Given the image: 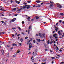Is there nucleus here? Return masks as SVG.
<instances>
[{
  "label": "nucleus",
  "instance_id": "f257e3e1",
  "mask_svg": "<svg viewBox=\"0 0 64 64\" xmlns=\"http://www.w3.org/2000/svg\"><path fill=\"white\" fill-rule=\"evenodd\" d=\"M38 35V36H40V37H41V38L42 39V38H43V36L44 37H45V34H42L41 33H39Z\"/></svg>",
  "mask_w": 64,
  "mask_h": 64
},
{
  "label": "nucleus",
  "instance_id": "f03ea898",
  "mask_svg": "<svg viewBox=\"0 0 64 64\" xmlns=\"http://www.w3.org/2000/svg\"><path fill=\"white\" fill-rule=\"evenodd\" d=\"M57 6V7H58L59 8H60V9H61V8H62V6L61 5L59 4L58 3H57L55 4Z\"/></svg>",
  "mask_w": 64,
  "mask_h": 64
},
{
  "label": "nucleus",
  "instance_id": "7ed1b4c3",
  "mask_svg": "<svg viewBox=\"0 0 64 64\" xmlns=\"http://www.w3.org/2000/svg\"><path fill=\"white\" fill-rule=\"evenodd\" d=\"M14 19L15 20H16V18H14V19H12V20L11 21L12 22H14V21H15V20H14Z\"/></svg>",
  "mask_w": 64,
  "mask_h": 64
},
{
  "label": "nucleus",
  "instance_id": "20e7f679",
  "mask_svg": "<svg viewBox=\"0 0 64 64\" xmlns=\"http://www.w3.org/2000/svg\"><path fill=\"white\" fill-rule=\"evenodd\" d=\"M36 40L38 42H40V41H42V40H40V39H36Z\"/></svg>",
  "mask_w": 64,
  "mask_h": 64
},
{
  "label": "nucleus",
  "instance_id": "39448f33",
  "mask_svg": "<svg viewBox=\"0 0 64 64\" xmlns=\"http://www.w3.org/2000/svg\"><path fill=\"white\" fill-rule=\"evenodd\" d=\"M12 46H17V44H14V43H13L12 44Z\"/></svg>",
  "mask_w": 64,
  "mask_h": 64
},
{
  "label": "nucleus",
  "instance_id": "423d86ee",
  "mask_svg": "<svg viewBox=\"0 0 64 64\" xmlns=\"http://www.w3.org/2000/svg\"><path fill=\"white\" fill-rule=\"evenodd\" d=\"M15 2L16 3H18V4H19L20 3V2H19L16 0H15Z\"/></svg>",
  "mask_w": 64,
  "mask_h": 64
},
{
  "label": "nucleus",
  "instance_id": "0eeeda50",
  "mask_svg": "<svg viewBox=\"0 0 64 64\" xmlns=\"http://www.w3.org/2000/svg\"><path fill=\"white\" fill-rule=\"evenodd\" d=\"M53 6H54V4H51L50 5V7H52Z\"/></svg>",
  "mask_w": 64,
  "mask_h": 64
},
{
  "label": "nucleus",
  "instance_id": "6e6552de",
  "mask_svg": "<svg viewBox=\"0 0 64 64\" xmlns=\"http://www.w3.org/2000/svg\"><path fill=\"white\" fill-rule=\"evenodd\" d=\"M4 50H2V55H4Z\"/></svg>",
  "mask_w": 64,
  "mask_h": 64
},
{
  "label": "nucleus",
  "instance_id": "1a4fd4ad",
  "mask_svg": "<svg viewBox=\"0 0 64 64\" xmlns=\"http://www.w3.org/2000/svg\"><path fill=\"white\" fill-rule=\"evenodd\" d=\"M36 3H40V2H41V1L39 0H36Z\"/></svg>",
  "mask_w": 64,
  "mask_h": 64
},
{
  "label": "nucleus",
  "instance_id": "9d476101",
  "mask_svg": "<svg viewBox=\"0 0 64 64\" xmlns=\"http://www.w3.org/2000/svg\"><path fill=\"white\" fill-rule=\"evenodd\" d=\"M57 34H55L53 35V36L54 37H56L57 36Z\"/></svg>",
  "mask_w": 64,
  "mask_h": 64
},
{
  "label": "nucleus",
  "instance_id": "9b49d317",
  "mask_svg": "<svg viewBox=\"0 0 64 64\" xmlns=\"http://www.w3.org/2000/svg\"><path fill=\"white\" fill-rule=\"evenodd\" d=\"M28 6L27 7V9H29L30 8V7H31V6L29 5H28Z\"/></svg>",
  "mask_w": 64,
  "mask_h": 64
},
{
  "label": "nucleus",
  "instance_id": "f8f14e48",
  "mask_svg": "<svg viewBox=\"0 0 64 64\" xmlns=\"http://www.w3.org/2000/svg\"><path fill=\"white\" fill-rule=\"evenodd\" d=\"M52 1H50V3H51L52 4H54L55 5V4H54V3L53 2H51Z\"/></svg>",
  "mask_w": 64,
  "mask_h": 64
},
{
  "label": "nucleus",
  "instance_id": "ddd939ff",
  "mask_svg": "<svg viewBox=\"0 0 64 64\" xmlns=\"http://www.w3.org/2000/svg\"><path fill=\"white\" fill-rule=\"evenodd\" d=\"M60 15H62V16H63L64 15V14L63 13H60Z\"/></svg>",
  "mask_w": 64,
  "mask_h": 64
},
{
  "label": "nucleus",
  "instance_id": "4468645a",
  "mask_svg": "<svg viewBox=\"0 0 64 64\" xmlns=\"http://www.w3.org/2000/svg\"><path fill=\"white\" fill-rule=\"evenodd\" d=\"M18 29H19V31H21V30H22L21 28H20V27H18Z\"/></svg>",
  "mask_w": 64,
  "mask_h": 64
},
{
  "label": "nucleus",
  "instance_id": "2eb2a0df",
  "mask_svg": "<svg viewBox=\"0 0 64 64\" xmlns=\"http://www.w3.org/2000/svg\"><path fill=\"white\" fill-rule=\"evenodd\" d=\"M16 8H14L13 9V10H12V11H13V10L14 11H15L16 10Z\"/></svg>",
  "mask_w": 64,
  "mask_h": 64
},
{
  "label": "nucleus",
  "instance_id": "dca6fc26",
  "mask_svg": "<svg viewBox=\"0 0 64 64\" xmlns=\"http://www.w3.org/2000/svg\"><path fill=\"white\" fill-rule=\"evenodd\" d=\"M34 56H36V55H37V53L35 52L34 54Z\"/></svg>",
  "mask_w": 64,
  "mask_h": 64
},
{
  "label": "nucleus",
  "instance_id": "f3484780",
  "mask_svg": "<svg viewBox=\"0 0 64 64\" xmlns=\"http://www.w3.org/2000/svg\"><path fill=\"white\" fill-rule=\"evenodd\" d=\"M20 41L21 42H22L23 41V39L22 38H21L20 40Z\"/></svg>",
  "mask_w": 64,
  "mask_h": 64
},
{
  "label": "nucleus",
  "instance_id": "a211bd4d",
  "mask_svg": "<svg viewBox=\"0 0 64 64\" xmlns=\"http://www.w3.org/2000/svg\"><path fill=\"white\" fill-rule=\"evenodd\" d=\"M20 52V50H18V51L17 53H19Z\"/></svg>",
  "mask_w": 64,
  "mask_h": 64
},
{
  "label": "nucleus",
  "instance_id": "6ab92c4d",
  "mask_svg": "<svg viewBox=\"0 0 64 64\" xmlns=\"http://www.w3.org/2000/svg\"><path fill=\"white\" fill-rule=\"evenodd\" d=\"M27 2H28V3H30L31 2V1H27Z\"/></svg>",
  "mask_w": 64,
  "mask_h": 64
},
{
  "label": "nucleus",
  "instance_id": "aec40b11",
  "mask_svg": "<svg viewBox=\"0 0 64 64\" xmlns=\"http://www.w3.org/2000/svg\"><path fill=\"white\" fill-rule=\"evenodd\" d=\"M16 54H14V55H13L12 56L14 57H16Z\"/></svg>",
  "mask_w": 64,
  "mask_h": 64
},
{
  "label": "nucleus",
  "instance_id": "412c9836",
  "mask_svg": "<svg viewBox=\"0 0 64 64\" xmlns=\"http://www.w3.org/2000/svg\"><path fill=\"white\" fill-rule=\"evenodd\" d=\"M21 10H21V8H20V9H19V10H18L17 11H18V12L20 11H21Z\"/></svg>",
  "mask_w": 64,
  "mask_h": 64
},
{
  "label": "nucleus",
  "instance_id": "4be33fe9",
  "mask_svg": "<svg viewBox=\"0 0 64 64\" xmlns=\"http://www.w3.org/2000/svg\"><path fill=\"white\" fill-rule=\"evenodd\" d=\"M29 46H32L31 43H29Z\"/></svg>",
  "mask_w": 64,
  "mask_h": 64
},
{
  "label": "nucleus",
  "instance_id": "5701e85b",
  "mask_svg": "<svg viewBox=\"0 0 64 64\" xmlns=\"http://www.w3.org/2000/svg\"><path fill=\"white\" fill-rule=\"evenodd\" d=\"M58 34H60V31H58Z\"/></svg>",
  "mask_w": 64,
  "mask_h": 64
},
{
  "label": "nucleus",
  "instance_id": "b1692460",
  "mask_svg": "<svg viewBox=\"0 0 64 64\" xmlns=\"http://www.w3.org/2000/svg\"><path fill=\"white\" fill-rule=\"evenodd\" d=\"M47 42H48V44H49V43H50V40H48V41Z\"/></svg>",
  "mask_w": 64,
  "mask_h": 64
},
{
  "label": "nucleus",
  "instance_id": "393cba45",
  "mask_svg": "<svg viewBox=\"0 0 64 64\" xmlns=\"http://www.w3.org/2000/svg\"><path fill=\"white\" fill-rule=\"evenodd\" d=\"M6 47H10V46L9 45H6Z\"/></svg>",
  "mask_w": 64,
  "mask_h": 64
},
{
  "label": "nucleus",
  "instance_id": "a878e982",
  "mask_svg": "<svg viewBox=\"0 0 64 64\" xmlns=\"http://www.w3.org/2000/svg\"><path fill=\"white\" fill-rule=\"evenodd\" d=\"M39 17L38 16V17H36V19H39Z\"/></svg>",
  "mask_w": 64,
  "mask_h": 64
},
{
  "label": "nucleus",
  "instance_id": "bb28decb",
  "mask_svg": "<svg viewBox=\"0 0 64 64\" xmlns=\"http://www.w3.org/2000/svg\"><path fill=\"white\" fill-rule=\"evenodd\" d=\"M32 46H29V48H32Z\"/></svg>",
  "mask_w": 64,
  "mask_h": 64
},
{
  "label": "nucleus",
  "instance_id": "cd10ccee",
  "mask_svg": "<svg viewBox=\"0 0 64 64\" xmlns=\"http://www.w3.org/2000/svg\"><path fill=\"white\" fill-rule=\"evenodd\" d=\"M59 22H60V23H61V22H62V20H60L59 21Z\"/></svg>",
  "mask_w": 64,
  "mask_h": 64
},
{
  "label": "nucleus",
  "instance_id": "c85d7f7f",
  "mask_svg": "<svg viewBox=\"0 0 64 64\" xmlns=\"http://www.w3.org/2000/svg\"><path fill=\"white\" fill-rule=\"evenodd\" d=\"M33 42L34 43H35V42H36V41H35V40H33Z\"/></svg>",
  "mask_w": 64,
  "mask_h": 64
},
{
  "label": "nucleus",
  "instance_id": "c756f323",
  "mask_svg": "<svg viewBox=\"0 0 64 64\" xmlns=\"http://www.w3.org/2000/svg\"><path fill=\"white\" fill-rule=\"evenodd\" d=\"M25 8H25V7H23V8H21V10H22V9H25Z\"/></svg>",
  "mask_w": 64,
  "mask_h": 64
},
{
  "label": "nucleus",
  "instance_id": "7c9ffc66",
  "mask_svg": "<svg viewBox=\"0 0 64 64\" xmlns=\"http://www.w3.org/2000/svg\"><path fill=\"white\" fill-rule=\"evenodd\" d=\"M28 28L29 29H31V26H30Z\"/></svg>",
  "mask_w": 64,
  "mask_h": 64
},
{
  "label": "nucleus",
  "instance_id": "2f4dec72",
  "mask_svg": "<svg viewBox=\"0 0 64 64\" xmlns=\"http://www.w3.org/2000/svg\"><path fill=\"white\" fill-rule=\"evenodd\" d=\"M46 64V62H45L44 63L42 62V64Z\"/></svg>",
  "mask_w": 64,
  "mask_h": 64
},
{
  "label": "nucleus",
  "instance_id": "473e14b6",
  "mask_svg": "<svg viewBox=\"0 0 64 64\" xmlns=\"http://www.w3.org/2000/svg\"><path fill=\"white\" fill-rule=\"evenodd\" d=\"M24 5H27V4L24 2Z\"/></svg>",
  "mask_w": 64,
  "mask_h": 64
},
{
  "label": "nucleus",
  "instance_id": "72a5a7b5",
  "mask_svg": "<svg viewBox=\"0 0 64 64\" xmlns=\"http://www.w3.org/2000/svg\"><path fill=\"white\" fill-rule=\"evenodd\" d=\"M30 19V17H28L27 18L28 20H29Z\"/></svg>",
  "mask_w": 64,
  "mask_h": 64
},
{
  "label": "nucleus",
  "instance_id": "f704fd0d",
  "mask_svg": "<svg viewBox=\"0 0 64 64\" xmlns=\"http://www.w3.org/2000/svg\"><path fill=\"white\" fill-rule=\"evenodd\" d=\"M28 37L27 36H26L25 38V39H27L28 38Z\"/></svg>",
  "mask_w": 64,
  "mask_h": 64
},
{
  "label": "nucleus",
  "instance_id": "c9c22d12",
  "mask_svg": "<svg viewBox=\"0 0 64 64\" xmlns=\"http://www.w3.org/2000/svg\"><path fill=\"white\" fill-rule=\"evenodd\" d=\"M5 32H2V34H5Z\"/></svg>",
  "mask_w": 64,
  "mask_h": 64
},
{
  "label": "nucleus",
  "instance_id": "e433bc0d",
  "mask_svg": "<svg viewBox=\"0 0 64 64\" xmlns=\"http://www.w3.org/2000/svg\"><path fill=\"white\" fill-rule=\"evenodd\" d=\"M52 59H55V58L54 57H52Z\"/></svg>",
  "mask_w": 64,
  "mask_h": 64
},
{
  "label": "nucleus",
  "instance_id": "4c0bfd02",
  "mask_svg": "<svg viewBox=\"0 0 64 64\" xmlns=\"http://www.w3.org/2000/svg\"><path fill=\"white\" fill-rule=\"evenodd\" d=\"M24 23L25 22L24 21H22V24H24Z\"/></svg>",
  "mask_w": 64,
  "mask_h": 64
},
{
  "label": "nucleus",
  "instance_id": "58836bf2",
  "mask_svg": "<svg viewBox=\"0 0 64 64\" xmlns=\"http://www.w3.org/2000/svg\"><path fill=\"white\" fill-rule=\"evenodd\" d=\"M54 27L55 29H56V25H54Z\"/></svg>",
  "mask_w": 64,
  "mask_h": 64
},
{
  "label": "nucleus",
  "instance_id": "ea45409f",
  "mask_svg": "<svg viewBox=\"0 0 64 64\" xmlns=\"http://www.w3.org/2000/svg\"><path fill=\"white\" fill-rule=\"evenodd\" d=\"M22 35H24L25 34V33L24 32H22Z\"/></svg>",
  "mask_w": 64,
  "mask_h": 64
},
{
  "label": "nucleus",
  "instance_id": "a19ab883",
  "mask_svg": "<svg viewBox=\"0 0 64 64\" xmlns=\"http://www.w3.org/2000/svg\"><path fill=\"white\" fill-rule=\"evenodd\" d=\"M62 34L61 33H60V34H59V35H60L61 36H62Z\"/></svg>",
  "mask_w": 64,
  "mask_h": 64
},
{
  "label": "nucleus",
  "instance_id": "79ce46f5",
  "mask_svg": "<svg viewBox=\"0 0 64 64\" xmlns=\"http://www.w3.org/2000/svg\"><path fill=\"white\" fill-rule=\"evenodd\" d=\"M1 10L2 11H4V10L3 9V8H2L1 9Z\"/></svg>",
  "mask_w": 64,
  "mask_h": 64
},
{
  "label": "nucleus",
  "instance_id": "37998d69",
  "mask_svg": "<svg viewBox=\"0 0 64 64\" xmlns=\"http://www.w3.org/2000/svg\"><path fill=\"white\" fill-rule=\"evenodd\" d=\"M18 44L20 45V46H21V43H19Z\"/></svg>",
  "mask_w": 64,
  "mask_h": 64
},
{
  "label": "nucleus",
  "instance_id": "c03bdc74",
  "mask_svg": "<svg viewBox=\"0 0 64 64\" xmlns=\"http://www.w3.org/2000/svg\"><path fill=\"white\" fill-rule=\"evenodd\" d=\"M13 30H14V29H16V28H12Z\"/></svg>",
  "mask_w": 64,
  "mask_h": 64
},
{
  "label": "nucleus",
  "instance_id": "a18cd8bd",
  "mask_svg": "<svg viewBox=\"0 0 64 64\" xmlns=\"http://www.w3.org/2000/svg\"><path fill=\"white\" fill-rule=\"evenodd\" d=\"M13 2V1H12V0H11L10 2L11 3H12V2Z\"/></svg>",
  "mask_w": 64,
  "mask_h": 64
},
{
  "label": "nucleus",
  "instance_id": "49530a36",
  "mask_svg": "<svg viewBox=\"0 0 64 64\" xmlns=\"http://www.w3.org/2000/svg\"><path fill=\"white\" fill-rule=\"evenodd\" d=\"M38 7H41V6L40 5V4L38 5Z\"/></svg>",
  "mask_w": 64,
  "mask_h": 64
},
{
  "label": "nucleus",
  "instance_id": "de8ad7c7",
  "mask_svg": "<svg viewBox=\"0 0 64 64\" xmlns=\"http://www.w3.org/2000/svg\"><path fill=\"white\" fill-rule=\"evenodd\" d=\"M44 4V3L43 2H42V3H41L40 5H43Z\"/></svg>",
  "mask_w": 64,
  "mask_h": 64
},
{
  "label": "nucleus",
  "instance_id": "09e8293b",
  "mask_svg": "<svg viewBox=\"0 0 64 64\" xmlns=\"http://www.w3.org/2000/svg\"><path fill=\"white\" fill-rule=\"evenodd\" d=\"M56 30H58V29H59V28H58L56 27Z\"/></svg>",
  "mask_w": 64,
  "mask_h": 64
},
{
  "label": "nucleus",
  "instance_id": "8fccbe9b",
  "mask_svg": "<svg viewBox=\"0 0 64 64\" xmlns=\"http://www.w3.org/2000/svg\"><path fill=\"white\" fill-rule=\"evenodd\" d=\"M28 54H31V52H29V53Z\"/></svg>",
  "mask_w": 64,
  "mask_h": 64
},
{
  "label": "nucleus",
  "instance_id": "3c124183",
  "mask_svg": "<svg viewBox=\"0 0 64 64\" xmlns=\"http://www.w3.org/2000/svg\"><path fill=\"white\" fill-rule=\"evenodd\" d=\"M50 39H51V38H52V36H50Z\"/></svg>",
  "mask_w": 64,
  "mask_h": 64
},
{
  "label": "nucleus",
  "instance_id": "603ef678",
  "mask_svg": "<svg viewBox=\"0 0 64 64\" xmlns=\"http://www.w3.org/2000/svg\"><path fill=\"white\" fill-rule=\"evenodd\" d=\"M2 22V23H4V22L3 21H1Z\"/></svg>",
  "mask_w": 64,
  "mask_h": 64
},
{
  "label": "nucleus",
  "instance_id": "864d4df0",
  "mask_svg": "<svg viewBox=\"0 0 64 64\" xmlns=\"http://www.w3.org/2000/svg\"><path fill=\"white\" fill-rule=\"evenodd\" d=\"M14 48L12 47V48H10V50H12V49H13Z\"/></svg>",
  "mask_w": 64,
  "mask_h": 64
},
{
  "label": "nucleus",
  "instance_id": "5fc2aeb1",
  "mask_svg": "<svg viewBox=\"0 0 64 64\" xmlns=\"http://www.w3.org/2000/svg\"><path fill=\"white\" fill-rule=\"evenodd\" d=\"M18 40H19V39H20V37H18Z\"/></svg>",
  "mask_w": 64,
  "mask_h": 64
},
{
  "label": "nucleus",
  "instance_id": "6e6d98bb",
  "mask_svg": "<svg viewBox=\"0 0 64 64\" xmlns=\"http://www.w3.org/2000/svg\"><path fill=\"white\" fill-rule=\"evenodd\" d=\"M48 4H48H50V3H48V4Z\"/></svg>",
  "mask_w": 64,
  "mask_h": 64
},
{
  "label": "nucleus",
  "instance_id": "4d7b16f0",
  "mask_svg": "<svg viewBox=\"0 0 64 64\" xmlns=\"http://www.w3.org/2000/svg\"><path fill=\"white\" fill-rule=\"evenodd\" d=\"M59 51H60V52H62V50H59Z\"/></svg>",
  "mask_w": 64,
  "mask_h": 64
},
{
  "label": "nucleus",
  "instance_id": "13d9d810",
  "mask_svg": "<svg viewBox=\"0 0 64 64\" xmlns=\"http://www.w3.org/2000/svg\"><path fill=\"white\" fill-rule=\"evenodd\" d=\"M20 36V34H18L17 35V36Z\"/></svg>",
  "mask_w": 64,
  "mask_h": 64
},
{
  "label": "nucleus",
  "instance_id": "bf43d9fd",
  "mask_svg": "<svg viewBox=\"0 0 64 64\" xmlns=\"http://www.w3.org/2000/svg\"><path fill=\"white\" fill-rule=\"evenodd\" d=\"M44 40H45L44 39L43 40H41V41L42 42H43V41H44Z\"/></svg>",
  "mask_w": 64,
  "mask_h": 64
},
{
  "label": "nucleus",
  "instance_id": "052dcab7",
  "mask_svg": "<svg viewBox=\"0 0 64 64\" xmlns=\"http://www.w3.org/2000/svg\"><path fill=\"white\" fill-rule=\"evenodd\" d=\"M34 61V59H32V62H33V61Z\"/></svg>",
  "mask_w": 64,
  "mask_h": 64
},
{
  "label": "nucleus",
  "instance_id": "680f3d73",
  "mask_svg": "<svg viewBox=\"0 0 64 64\" xmlns=\"http://www.w3.org/2000/svg\"><path fill=\"white\" fill-rule=\"evenodd\" d=\"M58 24V22H57V23H56V25H57Z\"/></svg>",
  "mask_w": 64,
  "mask_h": 64
},
{
  "label": "nucleus",
  "instance_id": "e2e57ef3",
  "mask_svg": "<svg viewBox=\"0 0 64 64\" xmlns=\"http://www.w3.org/2000/svg\"><path fill=\"white\" fill-rule=\"evenodd\" d=\"M0 43H2V41H0Z\"/></svg>",
  "mask_w": 64,
  "mask_h": 64
},
{
  "label": "nucleus",
  "instance_id": "0e129e2a",
  "mask_svg": "<svg viewBox=\"0 0 64 64\" xmlns=\"http://www.w3.org/2000/svg\"><path fill=\"white\" fill-rule=\"evenodd\" d=\"M14 16H17V14H15Z\"/></svg>",
  "mask_w": 64,
  "mask_h": 64
},
{
  "label": "nucleus",
  "instance_id": "69168bd1",
  "mask_svg": "<svg viewBox=\"0 0 64 64\" xmlns=\"http://www.w3.org/2000/svg\"><path fill=\"white\" fill-rule=\"evenodd\" d=\"M56 47L57 49H58V46H56Z\"/></svg>",
  "mask_w": 64,
  "mask_h": 64
},
{
  "label": "nucleus",
  "instance_id": "338daca9",
  "mask_svg": "<svg viewBox=\"0 0 64 64\" xmlns=\"http://www.w3.org/2000/svg\"><path fill=\"white\" fill-rule=\"evenodd\" d=\"M45 51H48V50H47V49H45Z\"/></svg>",
  "mask_w": 64,
  "mask_h": 64
},
{
  "label": "nucleus",
  "instance_id": "774afa93",
  "mask_svg": "<svg viewBox=\"0 0 64 64\" xmlns=\"http://www.w3.org/2000/svg\"><path fill=\"white\" fill-rule=\"evenodd\" d=\"M12 36L13 37H14V34H12Z\"/></svg>",
  "mask_w": 64,
  "mask_h": 64
}]
</instances>
